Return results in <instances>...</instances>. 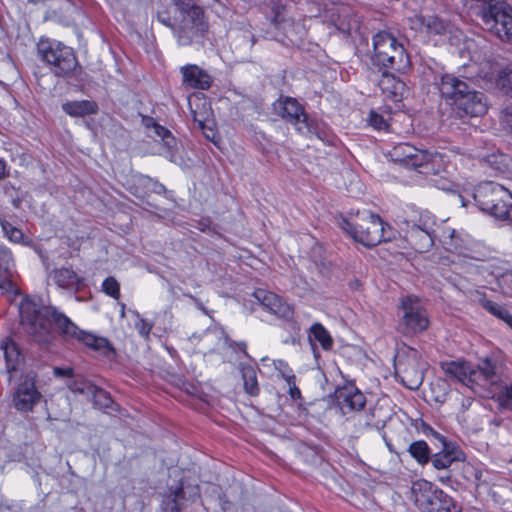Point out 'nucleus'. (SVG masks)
<instances>
[{"label": "nucleus", "instance_id": "obj_28", "mask_svg": "<svg viewBox=\"0 0 512 512\" xmlns=\"http://www.w3.org/2000/svg\"><path fill=\"white\" fill-rule=\"evenodd\" d=\"M427 33L442 35L449 30V23L436 15L421 16L419 18Z\"/></svg>", "mask_w": 512, "mask_h": 512}, {"label": "nucleus", "instance_id": "obj_21", "mask_svg": "<svg viewBox=\"0 0 512 512\" xmlns=\"http://www.w3.org/2000/svg\"><path fill=\"white\" fill-rule=\"evenodd\" d=\"M49 279L57 286L68 290H78L82 282V278L70 268H59L51 271Z\"/></svg>", "mask_w": 512, "mask_h": 512}, {"label": "nucleus", "instance_id": "obj_15", "mask_svg": "<svg viewBox=\"0 0 512 512\" xmlns=\"http://www.w3.org/2000/svg\"><path fill=\"white\" fill-rule=\"evenodd\" d=\"M275 110L283 119L295 125L299 132L307 129L306 115L297 100L292 98L280 100L275 104Z\"/></svg>", "mask_w": 512, "mask_h": 512}, {"label": "nucleus", "instance_id": "obj_56", "mask_svg": "<svg viewBox=\"0 0 512 512\" xmlns=\"http://www.w3.org/2000/svg\"><path fill=\"white\" fill-rule=\"evenodd\" d=\"M450 480V475L447 473L446 475L444 476H440L439 477V481L442 482V483H446Z\"/></svg>", "mask_w": 512, "mask_h": 512}, {"label": "nucleus", "instance_id": "obj_12", "mask_svg": "<svg viewBox=\"0 0 512 512\" xmlns=\"http://www.w3.org/2000/svg\"><path fill=\"white\" fill-rule=\"evenodd\" d=\"M391 161L409 168H418L428 161L426 152L415 148L408 143H399L388 152Z\"/></svg>", "mask_w": 512, "mask_h": 512}, {"label": "nucleus", "instance_id": "obj_40", "mask_svg": "<svg viewBox=\"0 0 512 512\" xmlns=\"http://www.w3.org/2000/svg\"><path fill=\"white\" fill-rule=\"evenodd\" d=\"M1 227L6 236L13 242H20L23 238V233L18 228L14 227L7 221H1Z\"/></svg>", "mask_w": 512, "mask_h": 512}, {"label": "nucleus", "instance_id": "obj_64", "mask_svg": "<svg viewBox=\"0 0 512 512\" xmlns=\"http://www.w3.org/2000/svg\"><path fill=\"white\" fill-rule=\"evenodd\" d=\"M425 234H426V238H427V240L429 241V243H431V239H430V237H429V234H427L426 232H425Z\"/></svg>", "mask_w": 512, "mask_h": 512}, {"label": "nucleus", "instance_id": "obj_36", "mask_svg": "<svg viewBox=\"0 0 512 512\" xmlns=\"http://www.w3.org/2000/svg\"><path fill=\"white\" fill-rule=\"evenodd\" d=\"M69 388L72 392L83 394L87 397H90L92 391H95V385L84 379L74 380L69 385Z\"/></svg>", "mask_w": 512, "mask_h": 512}, {"label": "nucleus", "instance_id": "obj_3", "mask_svg": "<svg viewBox=\"0 0 512 512\" xmlns=\"http://www.w3.org/2000/svg\"><path fill=\"white\" fill-rule=\"evenodd\" d=\"M341 227L356 242L365 247H374L382 241L391 240L388 224L384 223L378 215L368 211L358 213L353 222L344 220Z\"/></svg>", "mask_w": 512, "mask_h": 512}, {"label": "nucleus", "instance_id": "obj_17", "mask_svg": "<svg viewBox=\"0 0 512 512\" xmlns=\"http://www.w3.org/2000/svg\"><path fill=\"white\" fill-rule=\"evenodd\" d=\"M253 296L267 311L279 317L288 318L292 315L291 307L273 292L257 289Z\"/></svg>", "mask_w": 512, "mask_h": 512}, {"label": "nucleus", "instance_id": "obj_26", "mask_svg": "<svg viewBox=\"0 0 512 512\" xmlns=\"http://www.w3.org/2000/svg\"><path fill=\"white\" fill-rule=\"evenodd\" d=\"M63 110L73 117H83L97 111V105L93 101H73L63 104Z\"/></svg>", "mask_w": 512, "mask_h": 512}, {"label": "nucleus", "instance_id": "obj_52", "mask_svg": "<svg viewBox=\"0 0 512 512\" xmlns=\"http://www.w3.org/2000/svg\"><path fill=\"white\" fill-rule=\"evenodd\" d=\"M474 477L476 480V486H478L482 477V471L479 469H474Z\"/></svg>", "mask_w": 512, "mask_h": 512}, {"label": "nucleus", "instance_id": "obj_61", "mask_svg": "<svg viewBox=\"0 0 512 512\" xmlns=\"http://www.w3.org/2000/svg\"><path fill=\"white\" fill-rule=\"evenodd\" d=\"M274 365H275V368H278L281 366H286V364L281 360H279L278 362H274Z\"/></svg>", "mask_w": 512, "mask_h": 512}, {"label": "nucleus", "instance_id": "obj_14", "mask_svg": "<svg viewBox=\"0 0 512 512\" xmlns=\"http://www.w3.org/2000/svg\"><path fill=\"white\" fill-rule=\"evenodd\" d=\"M474 200L482 211L493 209L497 201L502 198H511L509 192L500 184L486 182L480 184L474 192Z\"/></svg>", "mask_w": 512, "mask_h": 512}, {"label": "nucleus", "instance_id": "obj_34", "mask_svg": "<svg viewBox=\"0 0 512 512\" xmlns=\"http://www.w3.org/2000/svg\"><path fill=\"white\" fill-rule=\"evenodd\" d=\"M313 337L318 341L322 348L328 350L332 347L333 340L329 332L320 323L314 324L310 329V338Z\"/></svg>", "mask_w": 512, "mask_h": 512}, {"label": "nucleus", "instance_id": "obj_11", "mask_svg": "<svg viewBox=\"0 0 512 512\" xmlns=\"http://www.w3.org/2000/svg\"><path fill=\"white\" fill-rule=\"evenodd\" d=\"M41 397V393L35 386V375L28 373L18 384L13 394V405L20 412H29L40 402Z\"/></svg>", "mask_w": 512, "mask_h": 512}, {"label": "nucleus", "instance_id": "obj_48", "mask_svg": "<svg viewBox=\"0 0 512 512\" xmlns=\"http://www.w3.org/2000/svg\"><path fill=\"white\" fill-rule=\"evenodd\" d=\"M503 399L505 405L512 409V385L505 388Z\"/></svg>", "mask_w": 512, "mask_h": 512}, {"label": "nucleus", "instance_id": "obj_25", "mask_svg": "<svg viewBox=\"0 0 512 512\" xmlns=\"http://www.w3.org/2000/svg\"><path fill=\"white\" fill-rule=\"evenodd\" d=\"M478 303L490 314L501 319L512 328V315L504 306L487 299L486 296L482 294H479Z\"/></svg>", "mask_w": 512, "mask_h": 512}, {"label": "nucleus", "instance_id": "obj_18", "mask_svg": "<svg viewBox=\"0 0 512 512\" xmlns=\"http://www.w3.org/2000/svg\"><path fill=\"white\" fill-rule=\"evenodd\" d=\"M444 243L447 249L465 258L475 259L472 255L471 240L455 229L447 228L443 231Z\"/></svg>", "mask_w": 512, "mask_h": 512}, {"label": "nucleus", "instance_id": "obj_42", "mask_svg": "<svg viewBox=\"0 0 512 512\" xmlns=\"http://www.w3.org/2000/svg\"><path fill=\"white\" fill-rule=\"evenodd\" d=\"M281 375H282L283 379H285V381L287 382V384L289 386V394H290L291 398L292 399L300 398L301 392H300V390L296 386L295 375H293V374H285L283 372H281Z\"/></svg>", "mask_w": 512, "mask_h": 512}, {"label": "nucleus", "instance_id": "obj_50", "mask_svg": "<svg viewBox=\"0 0 512 512\" xmlns=\"http://www.w3.org/2000/svg\"><path fill=\"white\" fill-rule=\"evenodd\" d=\"M137 182L142 186H147L151 183V179L149 177L140 176L137 178Z\"/></svg>", "mask_w": 512, "mask_h": 512}, {"label": "nucleus", "instance_id": "obj_5", "mask_svg": "<svg viewBox=\"0 0 512 512\" xmlns=\"http://www.w3.org/2000/svg\"><path fill=\"white\" fill-rule=\"evenodd\" d=\"M411 499L421 512H451L455 508L451 497L424 479L412 483Z\"/></svg>", "mask_w": 512, "mask_h": 512}, {"label": "nucleus", "instance_id": "obj_1", "mask_svg": "<svg viewBox=\"0 0 512 512\" xmlns=\"http://www.w3.org/2000/svg\"><path fill=\"white\" fill-rule=\"evenodd\" d=\"M20 314L26 333L38 342L48 340L53 324L63 335L76 333V325L55 307L38 309L34 304L26 303L22 305Z\"/></svg>", "mask_w": 512, "mask_h": 512}, {"label": "nucleus", "instance_id": "obj_20", "mask_svg": "<svg viewBox=\"0 0 512 512\" xmlns=\"http://www.w3.org/2000/svg\"><path fill=\"white\" fill-rule=\"evenodd\" d=\"M183 82L194 89L206 90L212 84L211 76L197 65H188L181 68Z\"/></svg>", "mask_w": 512, "mask_h": 512}, {"label": "nucleus", "instance_id": "obj_38", "mask_svg": "<svg viewBox=\"0 0 512 512\" xmlns=\"http://www.w3.org/2000/svg\"><path fill=\"white\" fill-rule=\"evenodd\" d=\"M103 291L113 297L119 299L120 297V286L118 281L114 277H107L102 284Z\"/></svg>", "mask_w": 512, "mask_h": 512}, {"label": "nucleus", "instance_id": "obj_7", "mask_svg": "<svg viewBox=\"0 0 512 512\" xmlns=\"http://www.w3.org/2000/svg\"><path fill=\"white\" fill-rule=\"evenodd\" d=\"M38 54L42 60L52 66L57 76L71 72L77 64L73 50L60 42L41 40L38 43Z\"/></svg>", "mask_w": 512, "mask_h": 512}, {"label": "nucleus", "instance_id": "obj_49", "mask_svg": "<svg viewBox=\"0 0 512 512\" xmlns=\"http://www.w3.org/2000/svg\"><path fill=\"white\" fill-rule=\"evenodd\" d=\"M371 121L372 125L378 129H381L382 125L384 124V120L378 115H372Z\"/></svg>", "mask_w": 512, "mask_h": 512}, {"label": "nucleus", "instance_id": "obj_45", "mask_svg": "<svg viewBox=\"0 0 512 512\" xmlns=\"http://www.w3.org/2000/svg\"><path fill=\"white\" fill-rule=\"evenodd\" d=\"M152 126L155 134L161 137L163 140H165L166 144L169 145L170 143L167 139H172L170 131L156 123H153Z\"/></svg>", "mask_w": 512, "mask_h": 512}, {"label": "nucleus", "instance_id": "obj_13", "mask_svg": "<svg viewBox=\"0 0 512 512\" xmlns=\"http://www.w3.org/2000/svg\"><path fill=\"white\" fill-rule=\"evenodd\" d=\"M335 398L343 415L361 411L366 403L364 394L353 384L338 387Z\"/></svg>", "mask_w": 512, "mask_h": 512}, {"label": "nucleus", "instance_id": "obj_9", "mask_svg": "<svg viewBox=\"0 0 512 512\" xmlns=\"http://www.w3.org/2000/svg\"><path fill=\"white\" fill-rule=\"evenodd\" d=\"M207 30L204 12L198 6H192L183 13L181 23L174 29L180 45L186 46L202 37Z\"/></svg>", "mask_w": 512, "mask_h": 512}, {"label": "nucleus", "instance_id": "obj_6", "mask_svg": "<svg viewBox=\"0 0 512 512\" xmlns=\"http://www.w3.org/2000/svg\"><path fill=\"white\" fill-rule=\"evenodd\" d=\"M477 15L487 30L503 41L512 42V15L505 0L489 6H480Z\"/></svg>", "mask_w": 512, "mask_h": 512}, {"label": "nucleus", "instance_id": "obj_10", "mask_svg": "<svg viewBox=\"0 0 512 512\" xmlns=\"http://www.w3.org/2000/svg\"><path fill=\"white\" fill-rule=\"evenodd\" d=\"M401 308L403 311L401 325L407 333L422 332L428 327L427 314L416 297L403 298Z\"/></svg>", "mask_w": 512, "mask_h": 512}, {"label": "nucleus", "instance_id": "obj_2", "mask_svg": "<svg viewBox=\"0 0 512 512\" xmlns=\"http://www.w3.org/2000/svg\"><path fill=\"white\" fill-rule=\"evenodd\" d=\"M439 90L456 115L479 117L487 112V103L482 92L476 91L466 81L453 74H444L440 78Z\"/></svg>", "mask_w": 512, "mask_h": 512}, {"label": "nucleus", "instance_id": "obj_46", "mask_svg": "<svg viewBox=\"0 0 512 512\" xmlns=\"http://www.w3.org/2000/svg\"><path fill=\"white\" fill-rule=\"evenodd\" d=\"M183 494H184V490H183L182 486L177 488L174 491V494H173L174 505L171 507V512H181V509H180L179 505L177 504V499L183 497Z\"/></svg>", "mask_w": 512, "mask_h": 512}, {"label": "nucleus", "instance_id": "obj_44", "mask_svg": "<svg viewBox=\"0 0 512 512\" xmlns=\"http://www.w3.org/2000/svg\"><path fill=\"white\" fill-rule=\"evenodd\" d=\"M135 328L142 335L147 337L151 331L152 326L144 319H138L135 323Z\"/></svg>", "mask_w": 512, "mask_h": 512}, {"label": "nucleus", "instance_id": "obj_16", "mask_svg": "<svg viewBox=\"0 0 512 512\" xmlns=\"http://www.w3.org/2000/svg\"><path fill=\"white\" fill-rule=\"evenodd\" d=\"M442 442L443 449L433 455L431 462L434 468L438 470H447L454 462H462L466 456L464 452L455 444L447 443L444 437L437 435Z\"/></svg>", "mask_w": 512, "mask_h": 512}, {"label": "nucleus", "instance_id": "obj_19", "mask_svg": "<svg viewBox=\"0 0 512 512\" xmlns=\"http://www.w3.org/2000/svg\"><path fill=\"white\" fill-rule=\"evenodd\" d=\"M441 368L448 378L456 380L467 387H472L475 383L477 372L467 363L445 362L441 364Z\"/></svg>", "mask_w": 512, "mask_h": 512}, {"label": "nucleus", "instance_id": "obj_60", "mask_svg": "<svg viewBox=\"0 0 512 512\" xmlns=\"http://www.w3.org/2000/svg\"><path fill=\"white\" fill-rule=\"evenodd\" d=\"M274 365H275V368H278L281 366H286V364L281 360H279L278 362H274Z\"/></svg>", "mask_w": 512, "mask_h": 512}, {"label": "nucleus", "instance_id": "obj_8", "mask_svg": "<svg viewBox=\"0 0 512 512\" xmlns=\"http://www.w3.org/2000/svg\"><path fill=\"white\" fill-rule=\"evenodd\" d=\"M427 363L421 360L420 354L410 349L405 356H400L395 363L396 375L409 389H418L424 379Z\"/></svg>", "mask_w": 512, "mask_h": 512}, {"label": "nucleus", "instance_id": "obj_57", "mask_svg": "<svg viewBox=\"0 0 512 512\" xmlns=\"http://www.w3.org/2000/svg\"><path fill=\"white\" fill-rule=\"evenodd\" d=\"M238 347H239V349H240V350H242V351H243V353H244L246 356H248V354H247V352H246V344H245V343H243V342H242V343H239V344H238Z\"/></svg>", "mask_w": 512, "mask_h": 512}, {"label": "nucleus", "instance_id": "obj_51", "mask_svg": "<svg viewBox=\"0 0 512 512\" xmlns=\"http://www.w3.org/2000/svg\"><path fill=\"white\" fill-rule=\"evenodd\" d=\"M158 20L163 23L164 25L171 27V23L169 21V18L164 16L163 14H158Z\"/></svg>", "mask_w": 512, "mask_h": 512}, {"label": "nucleus", "instance_id": "obj_43", "mask_svg": "<svg viewBox=\"0 0 512 512\" xmlns=\"http://www.w3.org/2000/svg\"><path fill=\"white\" fill-rule=\"evenodd\" d=\"M501 121L505 127L512 131V105L507 106L501 115Z\"/></svg>", "mask_w": 512, "mask_h": 512}, {"label": "nucleus", "instance_id": "obj_63", "mask_svg": "<svg viewBox=\"0 0 512 512\" xmlns=\"http://www.w3.org/2000/svg\"><path fill=\"white\" fill-rule=\"evenodd\" d=\"M124 308H125V306H124V304H123V305H122V311H121V316H122V317L124 316V313H125V312H124Z\"/></svg>", "mask_w": 512, "mask_h": 512}, {"label": "nucleus", "instance_id": "obj_41", "mask_svg": "<svg viewBox=\"0 0 512 512\" xmlns=\"http://www.w3.org/2000/svg\"><path fill=\"white\" fill-rule=\"evenodd\" d=\"M499 85L502 90L512 96V67L502 73L499 78Z\"/></svg>", "mask_w": 512, "mask_h": 512}, {"label": "nucleus", "instance_id": "obj_62", "mask_svg": "<svg viewBox=\"0 0 512 512\" xmlns=\"http://www.w3.org/2000/svg\"><path fill=\"white\" fill-rule=\"evenodd\" d=\"M274 365H275V368H278L281 366H286V364L281 360H279L278 362H274Z\"/></svg>", "mask_w": 512, "mask_h": 512}, {"label": "nucleus", "instance_id": "obj_30", "mask_svg": "<svg viewBox=\"0 0 512 512\" xmlns=\"http://www.w3.org/2000/svg\"><path fill=\"white\" fill-rule=\"evenodd\" d=\"M484 164L496 172L505 173L510 170L512 159L503 153H493L484 159Z\"/></svg>", "mask_w": 512, "mask_h": 512}, {"label": "nucleus", "instance_id": "obj_32", "mask_svg": "<svg viewBox=\"0 0 512 512\" xmlns=\"http://www.w3.org/2000/svg\"><path fill=\"white\" fill-rule=\"evenodd\" d=\"M477 374L475 376V382L482 377L485 381L490 383L496 382V372L495 366L491 363V361L487 358L482 359L477 366V369H474Z\"/></svg>", "mask_w": 512, "mask_h": 512}, {"label": "nucleus", "instance_id": "obj_31", "mask_svg": "<svg viewBox=\"0 0 512 512\" xmlns=\"http://www.w3.org/2000/svg\"><path fill=\"white\" fill-rule=\"evenodd\" d=\"M408 452L421 465L429 461L430 449L425 441L419 440L411 443L408 447Z\"/></svg>", "mask_w": 512, "mask_h": 512}, {"label": "nucleus", "instance_id": "obj_33", "mask_svg": "<svg viewBox=\"0 0 512 512\" xmlns=\"http://www.w3.org/2000/svg\"><path fill=\"white\" fill-rule=\"evenodd\" d=\"M273 21L279 29L284 31L285 37L291 44L295 45L298 43V37H296L295 29L298 28L301 30L302 27L300 25H295L292 22L282 21V19H280L279 12L276 13Z\"/></svg>", "mask_w": 512, "mask_h": 512}, {"label": "nucleus", "instance_id": "obj_59", "mask_svg": "<svg viewBox=\"0 0 512 512\" xmlns=\"http://www.w3.org/2000/svg\"><path fill=\"white\" fill-rule=\"evenodd\" d=\"M274 365H275V368H278L281 366H286V364L281 360H279L278 362H274Z\"/></svg>", "mask_w": 512, "mask_h": 512}, {"label": "nucleus", "instance_id": "obj_53", "mask_svg": "<svg viewBox=\"0 0 512 512\" xmlns=\"http://www.w3.org/2000/svg\"><path fill=\"white\" fill-rule=\"evenodd\" d=\"M504 221H508L510 224H512V202L509 203V210H508L507 216L505 217Z\"/></svg>", "mask_w": 512, "mask_h": 512}, {"label": "nucleus", "instance_id": "obj_35", "mask_svg": "<svg viewBox=\"0 0 512 512\" xmlns=\"http://www.w3.org/2000/svg\"><path fill=\"white\" fill-rule=\"evenodd\" d=\"M193 113V119L194 122L198 125V128L201 129L206 136V138H213L214 137V131L209 126L210 120V112L208 110H205L203 112H197L192 110Z\"/></svg>", "mask_w": 512, "mask_h": 512}, {"label": "nucleus", "instance_id": "obj_27", "mask_svg": "<svg viewBox=\"0 0 512 512\" xmlns=\"http://www.w3.org/2000/svg\"><path fill=\"white\" fill-rule=\"evenodd\" d=\"M239 370L242 375L245 392L251 396H257L260 389L258 386L255 369L251 365L240 364Z\"/></svg>", "mask_w": 512, "mask_h": 512}, {"label": "nucleus", "instance_id": "obj_4", "mask_svg": "<svg viewBox=\"0 0 512 512\" xmlns=\"http://www.w3.org/2000/svg\"><path fill=\"white\" fill-rule=\"evenodd\" d=\"M372 63L380 68L404 72L410 66L409 57L401 43L390 33L382 31L373 37Z\"/></svg>", "mask_w": 512, "mask_h": 512}, {"label": "nucleus", "instance_id": "obj_55", "mask_svg": "<svg viewBox=\"0 0 512 512\" xmlns=\"http://www.w3.org/2000/svg\"><path fill=\"white\" fill-rule=\"evenodd\" d=\"M501 281L507 283L509 281H512V273H506L501 277Z\"/></svg>", "mask_w": 512, "mask_h": 512}, {"label": "nucleus", "instance_id": "obj_24", "mask_svg": "<svg viewBox=\"0 0 512 512\" xmlns=\"http://www.w3.org/2000/svg\"><path fill=\"white\" fill-rule=\"evenodd\" d=\"M66 337L76 338L82 341L86 346L91 347L95 350H101L104 353L111 350L109 342L102 337H97L95 335L86 333L80 330L76 326V333L74 335H65Z\"/></svg>", "mask_w": 512, "mask_h": 512}, {"label": "nucleus", "instance_id": "obj_47", "mask_svg": "<svg viewBox=\"0 0 512 512\" xmlns=\"http://www.w3.org/2000/svg\"><path fill=\"white\" fill-rule=\"evenodd\" d=\"M53 373L56 377H71L73 375V369L55 367Z\"/></svg>", "mask_w": 512, "mask_h": 512}, {"label": "nucleus", "instance_id": "obj_22", "mask_svg": "<svg viewBox=\"0 0 512 512\" xmlns=\"http://www.w3.org/2000/svg\"><path fill=\"white\" fill-rule=\"evenodd\" d=\"M378 85L384 95L396 101L402 97L405 90L404 82L386 71L382 73Z\"/></svg>", "mask_w": 512, "mask_h": 512}, {"label": "nucleus", "instance_id": "obj_29", "mask_svg": "<svg viewBox=\"0 0 512 512\" xmlns=\"http://www.w3.org/2000/svg\"><path fill=\"white\" fill-rule=\"evenodd\" d=\"M12 256L8 249L0 247V287L10 284L12 276Z\"/></svg>", "mask_w": 512, "mask_h": 512}, {"label": "nucleus", "instance_id": "obj_37", "mask_svg": "<svg viewBox=\"0 0 512 512\" xmlns=\"http://www.w3.org/2000/svg\"><path fill=\"white\" fill-rule=\"evenodd\" d=\"M90 397L93 399L95 405L101 408L109 407L112 402L107 392L98 388L97 386H95V391H92Z\"/></svg>", "mask_w": 512, "mask_h": 512}, {"label": "nucleus", "instance_id": "obj_23", "mask_svg": "<svg viewBox=\"0 0 512 512\" xmlns=\"http://www.w3.org/2000/svg\"><path fill=\"white\" fill-rule=\"evenodd\" d=\"M0 348L3 351L8 372L16 369L21 359L19 348L11 338L6 337L0 342Z\"/></svg>", "mask_w": 512, "mask_h": 512}, {"label": "nucleus", "instance_id": "obj_58", "mask_svg": "<svg viewBox=\"0 0 512 512\" xmlns=\"http://www.w3.org/2000/svg\"><path fill=\"white\" fill-rule=\"evenodd\" d=\"M366 418H367V419H366V421H365V426H369V427H370V426H374V424L371 422V419H370V417H369V415H368V414H366Z\"/></svg>", "mask_w": 512, "mask_h": 512}, {"label": "nucleus", "instance_id": "obj_39", "mask_svg": "<svg viewBox=\"0 0 512 512\" xmlns=\"http://www.w3.org/2000/svg\"><path fill=\"white\" fill-rule=\"evenodd\" d=\"M508 198H502V201H497L493 209H487L485 212L490 213L499 220L505 219L509 210V204L507 203Z\"/></svg>", "mask_w": 512, "mask_h": 512}, {"label": "nucleus", "instance_id": "obj_54", "mask_svg": "<svg viewBox=\"0 0 512 512\" xmlns=\"http://www.w3.org/2000/svg\"><path fill=\"white\" fill-rule=\"evenodd\" d=\"M5 177V163L0 160V180Z\"/></svg>", "mask_w": 512, "mask_h": 512}]
</instances>
